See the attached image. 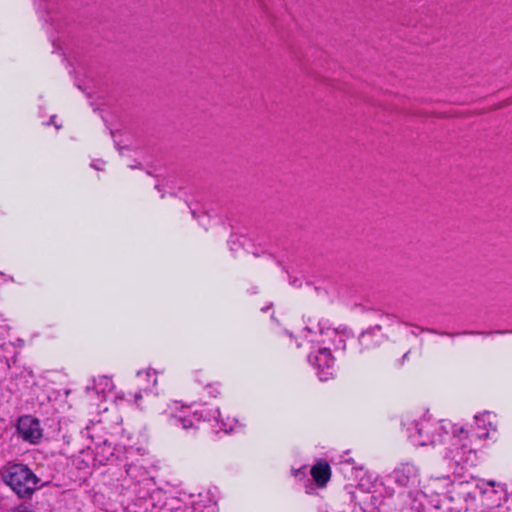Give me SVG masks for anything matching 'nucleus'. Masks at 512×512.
Returning <instances> with one entry per match:
<instances>
[{
  "label": "nucleus",
  "instance_id": "nucleus-1",
  "mask_svg": "<svg viewBox=\"0 0 512 512\" xmlns=\"http://www.w3.org/2000/svg\"><path fill=\"white\" fill-rule=\"evenodd\" d=\"M405 433L409 440L418 446L442 445L443 459L448 469L454 474L460 470L476 465L475 448L470 447L464 439L468 434L462 427H458L449 420H436L430 415H423L418 419L407 418L403 422Z\"/></svg>",
  "mask_w": 512,
  "mask_h": 512
},
{
  "label": "nucleus",
  "instance_id": "nucleus-2",
  "mask_svg": "<svg viewBox=\"0 0 512 512\" xmlns=\"http://www.w3.org/2000/svg\"><path fill=\"white\" fill-rule=\"evenodd\" d=\"M162 416L169 427L173 429H182L186 432L196 430L201 418L205 421H213V428L217 433L220 431L228 433L233 430L234 425V420H231L230 418H227L226 420L222 419L218 408H202L200 410L196 409L191 411V407L174 403L173 405H169L168 408L163 411Z\"/></svg>",
  "mask_w": 512,
  "mask_h": 512
},
{
  "label": "nucleus",
  "instance_id": "nucleus-3",
  "mask_svg": "<svg viewBox=\"0 0 512 512\" xmlns=\"http://www.w3.org/2000/svg\"><path fill=\"white\" fill-rule=\"evenodd\" d=\"M305 338L311 344V348L316 349L308 355L309 363L317 371V376L321 381L332 378L335 374L334 357L328 347H322L327 341H334L337 337V331L331 328H324L321 323L307 326L305 328Z\"/></svg>",
  "mask_w": 512,
  "mask_h": 512
},
{
  "label": "nucleus",
  "instance_id": "nucleus-4",
  "mask_svg": "<svg viewBox=\"0 0 512 512\" xmlns=\"http://www.w3.org/2000/svg\"><path fill=\"white\" fill-rule=\"evenodd\" d=\"M450 486L454 484L449 475L430 478L424 490L415 493L411 509L416 512H446V493Z\"/></svg>",
  "mask_w": 512,
  "mask_h": 512
},
{
  "label": "nucleus",
  "instance_id": "nucleus-5",
  "mask_svg": "<svg viewBox=\"0 0 512 512\" xmlns=\"http://www.w3.org/2000/svg\"><path fill=\"white\" fill-rule=\"evenodd\" d=\"M3 480L21 498L30 497L40 487V479L23 464L10 465Z\"/></svg>",
  "mask_w": 512,
  "mask_h": 512
},
{
  "label": "nucleus",
  "instance_id": "nucleus-6",
  "mask_svg": "<svg viewBox=\"0 0 512 512\" xmlns=\"http://www.w3.org/2000/svg\"><path fill=\"white\" fill-rule=\"evenodd\" d=\"M126 474L134 484V492L137 493L140 498H146V496L149 495L151 500H157L158 502L164 498L163 491L155 488L156 483L154 478L142 464H127Z\"/></svg>",
  "mask_w": 512,
  "mask_h": 512
},
{
  "label": "nucleus",
  "instance_id": "nucleus-7",
  "mask_svg": "<svg viewBox=\"0 0 512 512\" xmlns=\"http://www.w3.org/2000/svg\"><path fill=\"white\" fill-rule=\"evenodd\" d=\"M494 420L495 415H493L491 412L485 411L475 415V427L472 433L464 430V432L468 434V440L464 439L463 442H466L470 447L475 448L476 454L478 448L476 442L490 438V433L496 431V424Z\"/></svg>",
  "mask_w": 512,
  "mask_h": 512
},
{
  "label": "nucleus",
  "instance_id": "nucleus-8",
  "mask_svg": "<svg viewBox=\"0 0 512 512\" xmlns=\"http://www.w3.org/2000/svg\"><path fill=\"white\" fill-rule=\"evenodd\" d=\"M392 475L395 482L402 487H412L419 483L418 468L411 463L401 464Z\"/></svg>",
  "mask_w": 512,
  "mask_h": 512
},
{
  "label": "nucleus",
  "instance_id": "nucleus-9",
  "mask_svg": "<svg viewBox=\"0 0 512 512\" xmlns=\"http://www.w3.org/2000/svg\"><path fill=\"white\" fill-rule=\"evenodd\" d=\"M17 428L21 437L30 443H37L42 437L39 421L31 416L21 417L18 421Z\"/></svg>",
  "mask_w": 512,
  "mask_h": 512
},
{
  "label": "nucleus",
  "instance_id": "nucleus-10",
  "mask_svg": "<svg viewBox=\"0 0 512 512\" xmlns=\"http://www.w3.org/2000/svg\"><path fill=\"white\" fill-rule=\"evenodd\" d=\"M34 4L37 9L39 16L46 22H50V25L55 27L56 30L62 29V19L58 12H53V4L47 2V0H35Z\"/></svg>",
  "mask_w": 512,
  "mask_h": 512
},
{
  "label": "nucleus",
  "instance_id": "nucleus-11",
  "mask_svg": "<svg viewBox=\"0 0 512 512\" xmlns=\"http://www.w3.org/2000/svg\"><path fill=\"white\" fill-rule=\"evenodd\" d=\"M383 335L381 332V326L376 325L361 333L359 337V344L362 350H369L381 344Z\"/></svg>",
  "mask_w": 512,
  "mask_h": 512
},
{
  "label": "nucleus",
  "instance_id": "nucleus-12",
  "mask_svg": "<svg viewBox=\"0 0 512 512\" xmlns=\"http://www.w3.org/2000/svg\"><path fill=\"white\" fill-rule=\"evenodd\" d=\"M114 388L112 379L107 376H98L93 379V385H88L86 390L88 393L94 392L96 395L106 399V394L110 393Z\"/></svg>",
  "mask_w": 512,
  "mask_h": 512
},
{
  "label": "nucleus",
  "instance_id": "nucleus-13",
  "mask_svg": "<svg viewBox=\"0 0 512 512\" xmlns=\"http://www.w3.org/2000/svg\"><path fill=\"white\" fill-rule=\"evenodd\" d=\"M310 473L313 480L319 487H323L329 481L331 476L330 466L327 462L322 461L315 464L311 469Z\"/></svg>",
  "mask_w": 512,
  "mask_h": 512
},
{
  "label": "nucleus",
  "instance_id": "nucleus-14",
  "mask_svg": "<svg viewBox=\"0 0 512 512\" xmlns=\"http://www.w3.org/2000/svg\"><path fill=\"white\" fill-rule=\"evenodd\" d=\"M156 371L152 369L140 370L137 372V378L143 383V390L146 392H154L157 385Z\"/></svg>",
  "mask_w": 512,
  "mask_h": 512
},
{
  "label": "nucleus",
  "instance_id": "nucleus-15",
  "mask_svg": "<svg viewBox=\"0 0 512 512\" xmlns=\"http://www.w3.org/2000/svg\"><path fill=\"white\" fill-rule=\"evenodd\" d=\"M320 512H363L361 507L348 503L342 507L339 503L325 504L319 508Z\"/></svg>",
  "mask_w": 512,
  "mask_h": 512
},
{
  "label": "nucleus",
  "instance_id": "nucleus-16",
  "mask_svg": "<svg viewBox=\"0 0 512 512\" xmlns=\"http://www.w3.org/2000/svg\"><path fill=\"white\" fill-rule=\"evenodd\" d=\"M113 402L115 403L116 406H120L123 403H127V404L131 403V401L126 398V395L124 392L116 393L114 396Z\"/></svg>",
  "mask_w": 512,
  "mask_h": 512
},
{
  "label": "nucleus",
  "instance_id": "nucleus-17",
  "mask_svg": "<svg viewBox=\"0 0 512 512\" xmlns=\"http://www.w3.org/2000/svg\"><path fill=\"white\" fill-rule=\"evenodd\" d=\"M293 475L295 478L302 479L303 477L306 476V467L293 470Z\"/></svg>",
  "mask_w": 512,
  "mask_h": 512
},
{
  "label": "nucleus",
  "instance_id": "nucleus-18",
  "mask_svg": "<svg viewBox=\"0 0 512 512\" xmlns=\"http://www.w3.org/2000/svg\"><path fill=\"white\" fill-rule=\"evenodd\" d=\"M142 398V393L141 392H137L134 394V404L137 406V407H140V403L139 401L141 400Z\"/></svg>",
  "mask_w": 512,
  "mask_h": 512
},
{
  "label": "nucleus",
  "instance_id": "nucleus-19",
  "mask_svg": "<svg viewBox=\"0 0 512 512\" xmlns=\"http://www.w3.org/2000/svg\"><path fill=\"white\" fill-rule=\"evenodd\" d=\"M103 165H104V163L100 160H97V161H94L91 163V166L97 170H101Z\"/></svg>",
  "mask_w": 512,
  "mask_h": 512
},
{
  "label": "nucleus",
  "instance_id": "nucleus-20",
  "mask_svg": "<svg viewBox=\"0 0 512 512\" xmlns=\"http://www.w3.org/2000/svg\"><path fill=\"white\" fill-rule=\"evenodd\" d=\"M51 41H52V45H53V48H54L53 52L54 53L55 52L62 53V48L59 46V44L56 42V40L52 39Z\"/></svg>",
  "mask_w": 512,
  "mask_h": 512
},
{
  "label": "nucleus",
  "instance_id": "nucleus-21",
  "mask_svg": "<svg viewBox=\"0 0 512 512\" xmlns=\"http://www.w3.org/2000/svg\"><path fill=\"white\" fill-rule=\"evenodd\" d=\"M54 119H55V116H52V117L50 118V121H49V123H48V124H54L56 129H60V127H61V126H60V125H58V124H56V123L54 122Z\"/></svg>",
  "mask_w": 512,
  "mask_h": 512
},
{
  "label": "nucleus",
  "instance_id": "nucleus-22",
  "mask_svg": "<svg viewBox=\"0 0 512 512\" xmlns=\"http://www.w3.org/2000/svg\"><path fill=\"white\" fill-rule=\"evenodd\" d=\"M209 393L213 394L214 397H216V394L218 393L216 388L209 387Z\"/></svg>",
  "mask_w": 512,
  "mask_h": 512
},
{
  "label": "nucleus",
  "instance_id": "nucleus-23",
  "mask_svg": "<svg viewBox=\"0 0 512 512\" xmlns=\"http://www.w3.org/2000/svg\"><path fill=\"white\" fill-rule=\"evenodd\" d=\"M493 332H489L488 334H492ZM494 333L496 334H506V333H512V330L511 331H495Z\"/></svg>",
  "mask_w": 512,
  "mask_h": 512
},
{
  "label": "nucleus",
  "instance_id": "nucleus-24",
  "mask_svg": "<svg viewBox=\"0 0 512 512\" xmlns=\"http://www.w3.org/2000/svg\"><path fill=\"white\" fill-rule=\"evenodd\" d=\"M477 333H478V332H473V331H471V332H467V331H464V332H462V333H459V335H462V334H463V335H466V334H477Z\"/></svg>",
  "mask_w": 512,
  "mask_h": 512
},
{
  "label": "nucleus",
  "instance_id": "nucleus-25",
  "mask_svg": "<svg viewBox=\"0 0 512 512\" xmlns=\"http://www.w3.org/2000/svg\"><path fill=\"white\" fill-rule=\"evenodd\" d=\"M421 331H426V332H430V333H437L435 330H432V329H421Z\"/></svg>",
  "mask_w": 512,
  "mask_h": 512
},
{
  "label": "nucleus",
  "instance_id": "nucleus-26",
  "mask_svg": "<svg viewBox=\"0 0 512 512\" xmlns=\"http://www.w3.org/2000/svg\"><path fill=\"white\" fill-rule=\"evenodd\" d=\"M193 509H194L195 511H197V510L199 509V504H198V503H194V504H193Z\"/></svg>",
  "mask_w": 512,
  "mask_h": 512
},
{
  "label": "nucleus",
  "instance_id": "nucleus-27",
  "mask_svg": "<svg viewBox=\"0 0 512 512\" xmlns=\"http://www.w3.org/2000/svg\"><path fill=\"white\" fill-rule=\"evenodd\" d=\"M440 335H446V336H454V334H451V333H446V332H443V333H439Z\"/></svg>",
  "mask_w": 512,
  "mask_h": 512
},
{
  "label": "nucleus",
  "instance_id": "nucleus-28",
  "mask_svg": "<svg viewBox=\"0 0 512 512\" xmlns=\"http://www.w3.org/2000/svg\"><path fill=\"white\" fill-rule=\"evenodd\" d=\"M408 356V352L403 355V359H406Z\"/></svg>",
  "mask_w": 512,
  "mask_h": 512
},
{
  "label": "nucleus",
  "instance_id": "nucleus-29",
  "mask_svg": "<svg viewBox=\"0 0 512 512\" xmlns=\"http://www.w3.org/2000/svg\"><path fill=\"white\" fill-rule=\"evenodd\" d=\"M208 508H209V509H211V510H213V508H214V507H213V505H212V504H210V505L208 506Z\"/></svg>",
  "mask_w": 512,
  "mask_h": 512
}]
</instances>
